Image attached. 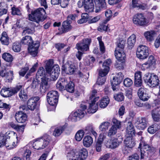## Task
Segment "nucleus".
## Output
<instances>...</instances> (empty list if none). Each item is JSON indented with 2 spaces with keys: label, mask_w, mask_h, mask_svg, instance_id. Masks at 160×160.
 Here are the masks:
<instances>
[{
  "label": "nucleus",
  "mask_w": 160,
  "mask_h": 160,
  "mask_svg": "<svg viewBox=\"0 0 160 160\" xmlns=\"http://www.w3.org/2000/svg\"><path fill=\"white\" fill-rule=\"evenodd\" d=\"M125 43L124 40L120 41L115 51V56L117 60L115 66L116 68L119 69L123 68V63L126 58V55L123 51Z\"/></svg>",
  "instance_id": "1"
},
{
  "label": "nucleus",
  "mask_w": 160,
  "mask_h": 160,
  "mask_svg": "<svg viewBox=\"0 0 160 160\" xmlns=\"http://www.w3.org/2000/svg\"><path fill=\"white\" fill-rule=\"evenodd\" d=\"M53 60L50 59L46 64L45 69L47 72L50 74L51 80L54 81L59 76L60 69L58 65L53 66Z\"/></svg>",
  "instance_id": "2"
},
{
  "label": "nucleus",
  "mask_w": 160,
  "mask_h": 160,
  "mask_svg": "<svg viewBox=\"0 0 160 160\" xmlns=\"http://www.w3.org/2000/svg\"><path fill=\"white\" fill-rule=\"evenodd\" d=\"M46 12L42 8H39L32 11L28 15L29 20L39 23L40 21L42 22L45 19Z\"/></svg>",
  "instance_id": "3"
},
{
  "label": "nucleus",
  "mask_w": 160,
  "mask_h": 160,
  "mask_svg": "<svg viewBox=\"0 0 160 160\" xmlns=\"http://www.w3.org/2000/svg\"><path fill=\"white\" fill-rule=\"evenodd\" d=\"M69 160H84L88 156V152L85 148H82L78 151L72 150L70 152L67 150Z\"/></svg>",
  "instance_id": "4"
},
{
  "label": "nucleus",
  "mask_w": 160,
  "mask_h": 160,
  "mask_svg": "<svg viewBox=\"0 0 160 160\" xmlns=\"http://www.w3.org/2000/svg\"><path fill=\"white\" fill-rule=\"evenodd\" d=\"M97 92L96 90L92 91L91 95L89 97V107L87 110L89 113H93L96 112L98 108V105L95 104V102L98 100L99 98L98 96H96Z\"/></svg>",
  "instance_id": "5"
},
{
  "label": "nucleus",
  "mask_w": 160,
  "mask_h": 160,
  "mask_svg": "<svg viewBox=\"0 0 160 160\" xmlns=\"http://www.w3.org/2000/svg\"><path fill=\"white\" fill-rule=\"evenodd\" d=\"M22 85H17L13 88L4 87L2 88L0 94L4 97H8L17 93L21 89Z\"/></svg>",
  "instance_id": "6"
},
{
  "label": "nucleus",
  "mask_w": 160,
  "mask_h": 160,
  "mask_svg": "<svg viewBox=\"0 0 160 160\" xmlns=\"http://www.w3.org/2000/svg\"><path fill=\"white\" fill-rule=\"evenodd\" d=\"M87 108V106L83 104H81L80 109L78 111L72 113L69 116V118L72 122H75L83 117L85 112L84 110Z\"/></svg>",
  "instance_id": "7"
},
{
  "label": "nucleus",
  "mask_w": 160,
  "mask_h": 160,
  "mask_svg": "<svg viewBox=\"0 0 160 160\" xmlns=\"http://www.w3.org/2000/svg\"><path fill=\"white\" fill-rule=\"evenodd\" d=\"M133 21L135 24L142 27L147 26L149 24L147 19L141 13L135 15L133 18Z\"/></svg>",
  "instance_id": "8"
},
{
  "label": "nucleus",
  "mask_w": 160,
  "mask_h": 160,
  "mask_svg": "<svg viewBox=\"0 0 160 160\" xmlns=\"http://www.w3.org/2000/svg\"><path fill=\"white\" fill-rule=\"evenodd\" d=\"M59 95L56 91H51L47 94V99L48 103L52 106H56L58 101Z\"/></svg>",
  "instance_id": "9"
},
{
  "label": "nucleus",
  "mask_w": 160,
  "mask_h": 160,
  "mask_svg": "<svg viewBox=\"0 0 160 160\" xmlns=\"http://www.w3.org/2000/svg\"><path fill=\"white\" fill-rule=\"evenodd\" d=\"M136 55L137 57L140 59H146L149 55L148 48L144 45L139 46L137 48Z\"/></svg>",
  "instance_id": "10"
},
{
  "label": "nucleus",
  "mask_w": 160,
  "mask_h": 160,
  "mask_svg": "<svg viewBox=\"0 0 160 160\" xmlns=\"http://www.w3.org/2000/svg\"><path fill=\"white\" fill-rule=\"evenodd\" d=\"M123 78V75L121 72L117 73L115 77L113 78L111 83L113 91H117L118 90L119 85L121 83Z\"/></svg>",
  "instance_id": "11"
},
{
  "label": "nucleus",
  "mask_w": 160,
  "mask_h": 160,
  "mask_svg": "<svg viewBox=\"0 0 160 160\" xmlns=\"http://www.w3.org/2000/svg\"><path fill=\"white\" fill-rule=\"evenodd\" d=\"M91 43V40L88 38H86L83 40L81 42L78 43L76 47L77 49L82 52L87 51L89 48V45Z\"/></svg>",
  "instance_id": "12"
},
{
  "label": "nucleus",
  "mask_w": 160,
  "mask_h": 160,
  "mask_svg": "<svg viewBox=\"0 0 160 160\" xmlns=\"http://www.w3.org/2000/svg\"><path fill=\"white\" fill-rule=\"evenodd\" d=\"M40 46L39 42L37 41L31 43L28 45V50L30 54L33 57L36 56L38 53V50Z\"/></svg>",
  "instance_id": "13"
},
{
  "label": "nucleus",
  "mask_w": 160,
  "mask_h": 160,
  "mask_svg": "<svg viewBox=\"0 0 160 160\" xmlns=\"http://www.w3.org/2000/svg\"><path fill=\"white\" fill-rule=\"evenodd\" d=\"M148 119L145 117H139L137 118L135 126L138 129L144 130L147 127Z\"/></svg>",
  "instance_id": "14"
},
{
  "label": "nucleus",
  "mask_w": 160,
  "mask_h": 160,
  "mask_svg": "<svg viewBox=\"0 0 160 160\" xmlns=\"http://www.w3.org/2000/svg\"><path fill=\"white\" fill-rule=\"evenodd\" d=\"M122 140V136H119L118 138L111 139L106 143L107 147L111 148H116L119 146Z\"/></svg>",
  "instance_id": "15"
},
{
  "label": "nucleus",
  "mask_w": 160,
  "mask_h": 160,
  "mask_svg": "<svg viewBox=\"0 0 160 160\" xmlns=\"http://www.w3.org/2000/svg\"><path fill=\"white\" fill-rule=\"evenodd\" d=\"M72 28V27L70 22L68 21H65L63 22L62 27L59 28L58 30L59 33L62 34L70 31Z\"/></svg>",
  "instance_id": "16"
},
{
  "label": "nucleus",
  "mask_w": 160,
  "mask_h": 160,
  "mask_svg": "<svg viewBox=\"0 0 160 160\" xmlns=\"http://www.w3.org/2000/svg\"><path fill=\"white\" fill-rule=\"evenodd\" d=\"M48 82V78H41L39 88L40 91L41 93H45L49 88L50 85Z\"/></svg>",
  "instance_id": "17"
},
{
  "label": "nucleus",
  "mask_w": 160,
  "mask_h": 160,
  "mask_svg": "<svg viewBox=\"0 0 160 160\" xmlns=\"http://www.w3.org/2000/svg\"><path fill=\"white\" fill-rule=\"evenodd\" d=\"M95 12H99L102 9L107 8V4L105 0H97L95 2Z\"/></svg>",
  "instance_id": "18"
},
{
  "label": "nucleus",
  "mask_w": 160,
  "mask_h": 160,
  "mask_svg": "<svg viewBox=\"0 0 160 160\" xmlns=\"http://www.w3.org/2000/svg\"><path fill=\"white\" fill-rule=\"evenodd\" d=\"M39 100L38 97H32L29 99L27 102L28 108L31 110H33L36 108L37 103Z\"/></svg>",
  "instance_id": "19"
},
{
  "label": "nucleus",
  "mask_w": 160,
  "mask_h": 160,
  "mask_svg": "<svg viewBox=\"0 0 160 160\" xmlns=\"http://www.w3.org/2000/svg\"><path fill=\"white\" fill-rule=\"evenodd\" d=\"M15 117L16 120L18 123H23L27 120V116L26 114L21 111L16 113Z\"/></svg>",
  "instance_id": "20"
},
{
  "label": "nucleus",
  "mask_w": 160,
  "mask_h": 160,
  "mask_svg": "<svg viewBox=\"0 0 160 160\" xmlns=\"http://www.w3.org/2000/svg\"><path fill=\"white\" fill-rule=\"evenodd\" d=\"M68 80H70V79L66 78H62L60 79L56 85L57 89L60 91L64 90V87H66L68 84Z\"/></svg>",
  "instance_id": "21"
},
{
  "label": "nucleus",
  "mask_w": 160,
  "mask_h": 160,
  "mask_svg": "<svg viewBox=\"0 0 160 160\" xmlns=\"http://www.w3.org/2000/svg\"><path fill=\"white\" fill-rule=\"evenodd\" d=\"M132 136H128L124 141L125 147L128 148H132L135 145V141L132 138Z\"/></svg>",
  "instance_id": "22"
},
{
  "label": "nucleus",
  "mask_w": 160,
  "mask_h": 160,
  "mask_svg": "<svg viewBox=\"0 0 160 160\" xmlns=\"http://www.w3.org/2000/svg\"><path fill=\"white\" fill-rule=\"evenodd\" d=\"M156 35L155 32L153 30L148 31L144 33V35L146 39L149 42L152 41L154 40Z\"/></svg>",
  "instance_id": "23"
},
{
  "label": "nucleus",
  "mask_w": 160,
  "mask_h": 160,
  "mask_svg": "<svg viewBox=\"0 0 160 160\" xmlns=\"http://www.w3.org/2000/svg\"><path fill=\"white\" fill-rule=\"evenodd\" d=\"M141 149L148 155L152 154L155 151L153 147L144 143H143L142 148Z\"/></svg>",
  "instance_id": "24"
},
{
  "label": "nucleus",
  "mask_w": 160,
  "mask_h": 160,
  "mask_svg": "<svg viewBox=\"0 0 160 160\" xmlns=\"http://www.w3.org/2000/svg\"><path fill=\"white\" fill-rule=\"evenodd\" d=\"M126 133L128 136H134L135 135V131L134 127L131 122H128L126 128Z\"/></svg>",
  "instance_id": "25"
},
{
  "label": "nucleus",
  "mask_w": 160,
  "mask_h": 160,
  "mask_svg": "<svg viewBox=\"0 0 160 160\" xmlns=\"http://www.w3.org/2000/svg\"><path fill=\"white\" fill-rule=\"evenodd\" d=\"M159 108H155L152 112V115L153 120L156 122H160V110Z\"/></svg>",
  "instance_id": "26"
},
{
  "label": "nucleus",
  "mask_w": 160,
  "mask_h": 160,
  "mask_svg": "<svg viewBox=\"0 0 160 160\" xmlns=\"http://www.w3.org/2000/svg\"><path fill=\"white\" fill-rule=\"evenodd\" d=\"M149 85L152 87H155L159 85V79L158 77L155 75L152 74Z\"/></svg>",
  "instance_id": "27"
},
{
  "label": "nucleus",
  "mask_w": 160,
  "mask_h": 160,
  "mask_svg": "<svg viewBox=\"0 0 160 160\" xmlns=\"http://www.w3.org/2000/svg\"><path fill=\"white\" fill-rule=\"evenodd\" d=\"M66 128V126L65 125L56 127L53 132V135L55 137H58L64 131Z\"/></svg>",
  "instance_id": "28"
},
{
  "label": "nucleus",
  "mask_w": 160,
  "mask_h": 160,
  "mask_svg": "<svg viewBox=\"0 0 160 160\" xmlns=\"http://www.w3.org/2000/svg\"><path fill=\"white\" fill-rule=\"evenodd\" d=\"M39 138L40 141H42L41 144L42 145H44V148L48 145L49 142L51 141V138L50 136L46 134L44 135L42 137Z\"/></svg>",
  "instance_id": "29"
},
{
  "label": "nucleus",
  "mask_w": 160,
  "mask_h": 160,
  "mask_svg": "<svg viewBox=\"0 0 160 160\" xmlns=\"http://www.w3.org/2000/svg\"><path fill=\"white\" fill-rule=\"evenodd\" d=\"M0 40L2 44L6 46H8L9 44V38L6 32H3L2 33L1 37L0 38Z\"/></svg>",
  "instance_id": "30"
},
{
  "label": "nucleus",
  "mask_w": 160,
  "mask_h": 160,
  "mask_svg": "<svg viewBox=\"0 0 160 160\" xmlns=\"http://www.w3.org/2000/svg\"><path fill=\"white\" fill-rule=\"evenodd\" d=\"M132 7L134 8H138L142 10L146 8V6L141 4L139 0H132Z\"/></svg>",
  "instance_id": "31"
},
{
  "label": "nucleus",
  "mask_w": 160,
  "mask_h": 160,
  "mask_svg": "<svg viewBox=\"0 0 160 160\" xmlns=\"http://www.w3.org/2000/svg\"><path fill=\"white\" fill-rule=\"evenodd\" d=\"M136 37L134 34L132 35L128 40V47L131 49L133 47L136 42Z\"/></svg>",
  "instance_id": "32"
},
{
  "label": "nucleus",
  "mask_w": 160,
  "mask_h": 160,
  "mask_svg": "<svg viewBox=\"0 0 160 160\" xmlns=\"http://www.w3.org/2000/svg\"><path fill=\"white\" fill-rule=\"evenodd\" d=\"M32 38L30 36L26 35L23 37L21 41V43L22 44L27 45L28 46L32 42Z\"/></svg>",
  "instance_id": "33"
},
{
  "label": "nucleus",
  "mask_w": 160,
  "mask_h": 160,
  "mask_svg": "<svg viewBox=\"0 0 160 160\" xmlns=\"http://www.w3.org/2000/svg\"><path fill=\"white\" fill-rule=\"evenodd\" d=\"M160 129V126L157 123H154L149 127L148 132L151 134H153Z\"/></svg>",
  "instance_id": "34"
},
{
  "label": "nucleus",
  "mask_w": 160,
  "mask_h": 160,
  "mask_svg": "<svg viewBox=\"0 0 160 160\" xmlns=\"http://www.w3.org/2000/svg\"><path fill=\"white\" fill-rule=\"evenodd\" d=\"M92 138L89 136H86L83 138V144L86 147H90L92 144Z\"/></svg>",
  "instance_id": "35"
},
{
  "label": "nucleus",
  "mask_w": 160,
  "mask_h": 160,
  "mask_svg": "<svg viewBox=\"0 0 160 160\" xmlns=\"http://www.w3.org/2000/svg\"><path fill=\"white\" fill-rule=\"evenodd\" d=\"M94 5L93 2L84 3V8L86 12H90L93 11Z\"/></svg>",
  "instance_id": "36"
},
{
  "label": "nucleus",
  "mask_w": 160,
  "mask_h": 160,
  "mask_svg": "<svg viewBox=\"0 0 160 160\" xmlns=\"http://www.w3.org/2000/svg\"><path fill=\"white\" fill-rule=\"evenodd\" d=\"M110 126V122H105L101 123L99 126V129L101 131L105 132L108 129Z\"/></svg>",
  "instance_id": "37"
},
{
  "label": "nucleus",
  "mask_w": 160,
  "mask_h": 160,
  "mask_svg": "<svg viewBox=\"0 0 160 160\" xmlns=\"http://www.w3.org/2000/svg\"><path fill=\"white\" fill-rule=\"evenodd\" d=\"M2 58L6 61L11 62L13 60L12 56L10 53H4L2 55ZM9 66L12 64L11 63L9 64Z\"/></svg>",
  "instance_id": "38"
},
{
  "label": "nucleus",
  "mask_w": 160,
  "mask_h": 160,
  "mask_svg": "<svg viewBox=\"0 0 160 160\" xmlns=\"http://www.w3.org/2000/svg\"><path fill=\"white\" fill-rule=\"evenodd\" d=\"M109 102V99L108 97L103 98L100 101L99 106L100 108H104L107 107Z\"/></svg>",
  "instance_id": "39"
},
{
  "label": "nucleus",
  "mask_w": 160,
  "mask_h": 160,
  "mask_svg": "<svg viewBox=\"0 0 160 160\" xmlns=\"http://www.w3.org/2000/svg\"><path fill=\"white\" fill-rule=\"evenodd\" d=\"M117 128L115 127V126H112L109 128L107 133L108 136L111 138L115 135L117 133Z\"/></svg>",
  "instance_id": "40"
},
{
  "label": "nucleus",
  "mask_w": 160,
  "mask_h": 160,
  "mask_svg": "<svg viewBox=\"0 0 160 160\" xmlns=\"http://www.w3.org/2000/svg\"><path fill=\"white\" fill-rule=\"evenodd\" d=\"M42 141H40L39 138H38L34 142L33 147L35 149L39 150L43 149L44 148V145H42L41 143H42Z\"/></svg>",
  "instance_id": "41"
},
{
  "label": "nucleus",
  "mask_w": 160,
  "mask_h": 160,
  "mask_svg": "<svg viewBox=\"0 0 160 160\" xmlns=\"http://www.w3.org/2000/svg\"><path fill=\"white\" fill-rule=\"evenodd\" d=\"M109 71V69L108 67H106L105 68H101L99 70V77H104L106 76Z\"/></svg>",
  "instance_id": "42"
},
{
  "label": "nucleus",
  "mask_w": 160,
  "mask_h": 160,
  "mask_svg": "<svg viewBox=\"0 0 160 160\" xmlns=\"http://www.w3.org/2000/svg\"><path fill=\"white\" fill-rule=\"evenodd\" d=\"M19 90H20L19 93V96L22 101H26L28 98V96L27 92L24 90H22V88Z\"/></svg>",
  "instance_id": "43"
},
{
  "label": "nucleus",
  "mask_w": 160,
  "mask_h": 160,
  "mask_svg": "<svg viewBox=\"0 0 160 160\" xmlns=\"http://www.w3.org/2000/svg\"><path fill=\"white\" fill-rule=\"evenodd\" d=\"M84 134V131L82 130H80L78 131L75 135V139L78 141H80L83 137Z\"/></svg>",
  "instance_id": "44"
},
{
  "label": "nucleus",
  "mask_w": 160,
  "mask_h": 160,
  "mask_svg": "<svg viewBox=\"0 0 160 160\" xmlns=\"http://www.w3.org/2000/svg\"><path fill=\"white\" fill-rule=\"evenodd\" d=\"M65 88L66 90L69 92L72 93L74 91V84L72 82H69Z\"/></svg>",
  "instance_id": "45"
},
{
  "label": "nucleus",
  "mask_w": 160,
  "mask_h": 160,
  "mask_svg": "<svg viewBox=\"0 0 160 160\" xmlns=\"http://www.w3.org/2000/svg\"><path fill=\"white\" fill-rule=\"evenodd\" d=\"M6 137L3 134L0 133V147L6 146L7 143Z\"/></svg>",
  "instance_id": "46"
},
{
  "label": "nucleus",
  "mask_w": 160,
  "mask_h": 160,
  "mask_svg": "<svg viewBox=\"0 0 160 160\" xmlns=\"http://www.w3.org/2000/svg\"><path fill=\"white\" fill-rule=\"evenodd\" d=\"M105 15L106 17V19L103 22L104 24L109 21L112 17V12L111 10L107 9L105 11Z\"/></svg>",
  "instance_id": "47"
},
{
  "label": "nucleus",
  "mask_w": 160,
  "mask_h": 160,
  "mask_svg": "<svg viewBox=\"0 0 160 160\" xmlns=\"http://www.w3.org/2000/svg\"><path fill=\"white\" fill-rule=\"evenodd\" d=\"M75 66L73 64H71L69 65L68 68L66 69L65 72L68 74H73L75 71Z\"/></svg>",
  "instance_id": "48"
},
{
  "label": "nucleus",
  "mask_w": 160,
  "mask_h": 160,
  "mask_svg": "<svg viewBox=\"0 0 160 160\" xmlns=\"http://www.w3.org/2000/svg\"><path fill=\"white\" fill-rule=\"evenodd\" d=\"M45 75V72L44 68L42 67H40L36 74L37 77L39 78L40 76L44 77Z\"/></svg>",
  "instance_id": "49"
},
{
  "label": "nucleus",
  "mask_w": 160,
  "mask_h": 160,
  "mask_svg": "<svg viewBox=\"0 0 160 160\" xmlns=\"http://www.w3.org/2000/svg\"><path fill=\"white\" fill-rule=\"evenodd\" d=\"M97 39L98 41L100 46V49L102 53H104L105 51V48L103 42L102 41V37H98Z\"/></svg>",
  "instance_id": "50"
},
{
  "label": "nucleus",
  "mask_w": 160,
  "mask_h": 160,
  "mask_svg": "<svg viewBox=\"0 0 160 160\" xmlns=\"http://www.w3.org/2000/svg\"><path fill=\"white\" fill-rule=\"evenodd\" d=\"M114 97L115 100L119 102H121L123 100L124 98V96L122 93H118L115 95Z\"/></svg>",
  "instance_id": "51"
},
{
  "label": "nucleus",
  "mask_w": 160,
  "mask_h": 160,
  "mask_svg": "<svg viewBox=\"0 0 160 160\" xmlns=\"http://www.w3.org/2000/svg\"><path fill=\"white\" fill-rule=\"evenodd\" d=\"M112 122L113 124L112 126H115L117 129H119L121 128L122 123L121 121L115 118H113L112 120Z\"/></svg>",
  "instance_id": "52"
},
{
  "label": "nucleus",
  "mask_w": 160,
  "mask_h": 160,
  "mask_svg": "<svg viewBox=\"0 0 160 160\" xmlns=\"http://www.w3.org/2000/svg\"><path fill=\"white\" fill-rule=\"evenodd\" d=\"M12 13L13 15H20L21 14L20 10L18 8L13 6L12 8Z\"/></svg>",
  "instance_id": "53"
},
{
  "label": "nucleus",
  "mask_w": 160,
  "mask_h": 160,
  "mask_svg": "<svg viewBox=\"0 0 160 160\" xmlns=\"http://www.w3.org/2000/svg\"><path fill=\"white\" fill-rule=\"evenodd\" d=\"M132 80L129 78H126L123 81V84L124 86L127 87H130L132 84Z\"/></svg>",
  "instance_id": "54"
},
{
  "label": "nucleus",
  "mask_w": 160,
  "mask_h": 160,
  "mask_svg": "<svg viewBox=\"0 0 160 160\" xmlns=\"http://www.w3.org/2000/svg\"><path fill=\"white\" fill-rule=\"evenodd\" d=\"M93 129L92 125L91 124H89L86 127L84 130L85 132L87 134H91V132H92V131Z\"/></svg>",
  "instance_id": "55"
},
{
  "label": "nucleus",
  "mask_w": 160,
  "mask_h": 160,
  "mask_svg": "<svg viewBox=\"0 0 160 160\" xmlns=\"http://www.w3.org/2000/svg\"><path fill=\"white\" fill-rule=\"evenodd\" d=\"M12 48L14 52H19L21 50V45L19 43H13Z\"/></svg>",
  "instance_id": "56"
},
{
  "label": "nucleus",
  "mask_w": 160,
  "mask_h": 160,
  "mask_svg": "<svg viewBox=\"0 0 160 160\" xmlns=\"http://www.w3.org/2000/svg\"><path fill=\"white\" fill-rule=\"evenodd\" d=\"M132 89L131 88H129L128 89L126 90L125 96L129 99H131L132 97Z\"/></svg>",
  "instance_id": "57"
},
{
  "label": "nucleus",
  "mask_w": 160,
  "mask_h": 160,
  "mask_svg": "<svg viewBox=\"0 0 160 160\" xmlns=\"http://www.w3.org/2000/svg\"><path fill=\"white\" fill-rule=\"evenodd\" d=\"M29 69V68L28 67H26L22 68L19 72V75L22 77L24 76Z\"/></svg>",
  "instance_id": "58"
},
{
  "label": "nucleus",
  "mask_w": 160,
  "mask_h": 160,
  "mask_svg": "<svg viewBox=\"0 0 160 160\" xmlns=\"http://www.w3.org/2000/svg\"><path fill=\"white\" fill-rule=\"evenodd\" d=\"M152 66L147 61L142 65L141 68L142 69L145 70L146 69L149 68Z\"/></svg>",
  "instance_id": "59"
},
{
  "label": "nucleus",
  "mask_w": 160,
  "mask_h": 160,
  "mask_svg": "<svg viewBox=\"0 0 160 160\" xmlns=\"http://www.w3.org/2000/svg\"><path fill=\"white\" fill-rule=\"evenodd\" d=\"M151 76L152 74L148 73H147L143 77V79L145 83L149 84Z\"/></svg>",
  "instance_id": "60"
},
{
  "label": "nucleus",
  "mask_w": 160,
  "mask_h": 160,
  "mask_svg": "<svg viewBox=\"0 0 160 160\" xmlns=\"http://www.w3.org/2000/svg\"><path fill=\"white\" fill-rule=\"evenodd\" d=\"M112 62L111 60L110 59L106 60L103 63L102 65V67L105 68L106 67H108V69H109V66L110 65Z\"/></svg>",
  "instance_id": "61"
},
{
  "label": "nucleus",
  "mask_w": 160,
  "mask_h": 160,
  "mask_svg": "<svg viewBox=\"0 0 160 160\" xmlns=\"http://www.w3.org/2000/svg\"><path fill=\"white\" fill-rule=\"evenodd\" d=\"M106 80L105 77H99L98 79L97 83L99 85H102L104 83Z\"/></svg>",
  "instance_id": "62"
},
{
  "label": "nucleus",
  "mask_w": 160,
  "mask_h": 160,
  "mask_svg": "<svg viewBox=\"0 0 160 160\" xmlns=\"http://www.w3.org/2000/svg\"><path fill=\"white\" fill-rule=\"evenodd\" d=\"M154 17L153 14L152 12H148L147 14V17L146 18L148 20L149 24L151 23V21L153 19Z\"/></svg>",
  "instance_id": "63"
},
{
  "label": "nucleus",
  "mask_w": 160,
  "mask_h": 160,
  "mask_svg": "<svg viewBox=\"0 0 160 160\" xmlns=\"http://www.w3.org/2000/svg\"><path fill=\"white\" fill-rule=\"evenodd\" d=\"M147 61L152 66L154 65L156 62V60L154 58L152 55L149 56Z\"/></svg>",
  "instance_id": "64"
}]
</instances>
